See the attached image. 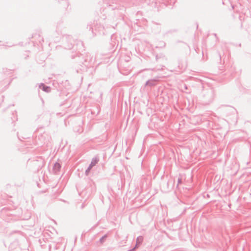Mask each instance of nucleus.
<instances>
[{
	"mask_svg": "<svg viewBox=\"0 0 251 251\" xmlns=\"http://www.w3.org/2000/svg\"><path fill=\"white\" fill-rule=\"evenodd\" d=\"M60 168H61L60 164L58 163H56L54 165L53 170L55 172H58L60 170Z\"/></svg>",
	"mask_w": 251,
	"mask_h": 251,
	"instance_id": "1",
	"label": "nucleus"
},
{
	"mask_svg": "<svg viewBox=\"0 0 251 251\" xmlns=\"http://www.w3.org/2000/svg\"><path fill=\"white\" fill-rule=\"evenodd\" d=\"M98 161L96 159H95L92 161L91 162L89 170H90L93 166H95L97 163Z\"/></svg>",
	"mask_w": 251,
	"mask_h": 251,
	"instance_id": "2",
	"label": "nucleus"
},
{
	"mask_svg": "<svg viewBox=\"0 0 251 251\" xmlns=\"http://www.w3.org/2000/svg\"><path fill=\"white\" fill-rule=\"evenodd\" d=\"M43 89L46 92H49L50 91V88L46 87L44 85H43Z\"/></svg>",
	"mask_w": 251,
	"mask_h": 251,
	"instance_id": "3",
	"label": "nucleus"
}]
</instances>
